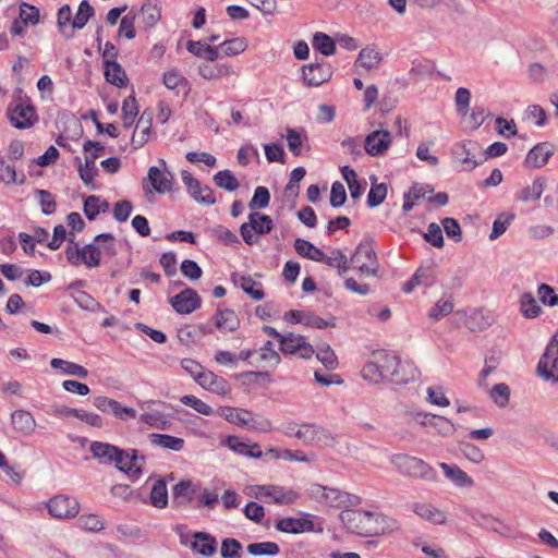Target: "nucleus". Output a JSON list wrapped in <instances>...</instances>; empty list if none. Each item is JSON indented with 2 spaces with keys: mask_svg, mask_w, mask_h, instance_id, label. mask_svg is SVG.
Wrapping results in <instances>:
<instances>
[{
  "mask_svg": "<svg viewBox=\"0 0 558 558\" xmlns=\"http://www.w3.org/2000/svg\"><path fill=\"white\" fill-rule=\"evenodd\" d=\"M390 463L403 476L435 483L438 480L436 470L424 460L407 453L393 454Z\"/></svg>",
  "mask_w": 558,
  "mask_h": 558,
  "instance_id": "obj_1",
  "label": "nucleus"
},
{
  "mask_svg": "<svg viewBox=\"0 0 558 558\" xmlns=\"http://www.w3.org/2000/svg\"><path fill=\"white\" fill-rule=\"evenodd\" d=\"M373 357L376 360L384 380H389L397 385L407 384L414 380L418 374L415 368H412L410 374L405 375L399 357L385 351L374 352Z\"/></svg>",
  "mask_w": 558,
  "mask_h": 558,
  "instance_id": "obj_2",
  "label": "nucleus"
},
{
  "mask_svg": "<svg viewBox=\"0 0 558 558\" xmlns=\"http://www.w3.org/2000/svg\"><path fill=\"white\" fill-rule=\"evenodd\" d=\"M71 243L65 248V256L68 262L73 266H80L84 264L88 268L98 267L101 260V251L99 246L89 243L84 246H80L75 242V236L71 232L68 238Z\"/></svg>",
  "mask_w": 558,
  "mask_h": 558,
  "instance_id": "obj_3",
  "label": "nucleus"
},
{
  "mask_svg": "<svg viewBox=\"0 0 558 558\" xmlns=\"http://www.w3.org/2000/svg\"><path fill=\"white\" fill-rule=\"evenodd\" d=\"M83 149L85 153H87L85 156V161L81 162L80 157H75V161L78 162L77 170L81 180L85 183V185L89 186L93 184V181L98 173L96 160L99 158L100 153L104 151L105 147L99 142L87 140L83 145Z\"/></svg>",
  "mask_w": 558,
  "mask_h": 558,
  "instance_id": "obj_4",
  "label": "nucleus"
},
{
  "mask_svg": "<svg viewBox=\"0 0 558 558\" xmlns=\"http://www.w3.org/2000/svg\"><path fill=\"white\" fill-rule=\"evenodd\" d=\"M250 495L266 502L272 501L278 505L293 504L299 494L292 489H284L277 485H255L250 488Z\"/></svg>",
  "mask_w": 558,
  "mask_h": 558,
  "instance_id": "obj_5",
  "label": "nucleus"
},
{
  "mask_svg": "<svg viewBox=\"0 0 558 558\" xmlns=\"http://www.w3.org/2000/svg\"><path fill=\"white\" fill-rule=\"evenodd\" d=\"M272 220L269 216L254 211L248 216V222H244L240 227V233L243 241L247 245L257 242L255 234H267L272 230Z\"/></svg>",
  "mask_w": 558,
  "mask_h": 558,
  "instance_id": "obj_6",
  "label": "nucleus"
},
{
  "mask_svg": "<svg viewBox=\"0 0 558 558\" xmlns=\"http://www.w3.org/2000/svg\"><path fill=\"white\" fill-rule=\"evenodd\" d=\"M351 264L362 275L376 276L378 272V262L376 253L371 243H360L351 257Z\"/></svg>",
  "mask_w": 558,
  "mask_h": 558,
  "instance_id": "obj_7",
  "label": "nucleus"
},
{
  "mask_svg": "<svg viewBox=\"0 0 558 558\" xmlns=\"http://www.w3.org/2000/svg\"><path fill=\"white\" fill-rule=\"evenodd\" d=\"M49 513L58 519H70L77 515L80 504L74 497L57 495L48 502Z\"/></svg>",
  "mask_w": 558,
  "mask_h": 558,
  "instance_id": "obj_8",
  "label": "nucleus"
},
{
  "mask_svg": "<svg viewBox=\"0 0 558 558\" xmlns=\"http://www.w3.org/2000/svg\"><path fill=\"white\" fill-rule=\"evenodd\" d=\"M310 495L318 502L335 508L341 507L348 501L347 493L320 484H313L310 488Z\"/></svg>",
  "mask_w": 558,
  "mask_h": 558,
  "instance_id": "obj_9",
  "label": "nucleus"
},
{
  "mask_svg": "<svg viewBox=\"0 0 558 558\" xmlns=\"http://www.w3.org/2000/svg\"><path fill=\"white\" fill-rule=\"evenodd\" d=\"M303 80L307 86H320L332 76L331 66L328 63H310L302 66Z\"/></svg>",
  "mask_w": 558,
  "mask_h": 558,
  "instance_id": "obj_10",
  "label": "nucleus"
},
{
  "mask_svg": "<svg viewBox=\"0 0 558 558\" xmlns=\"http://www.w3.org/2000/svg\"><path fill=\"white\" fill-rule=\"evenodd\" d=\"M340 520L348 531L360 536H367V511L347 509L340 513Z\"/></svg>",
  "mask_w": 558,
  "mask_h": 558,
  "instance_id": "obj_11",
  "label": "nucleus"
},
{
  "mask_svg": "<svg viewBox=\"0 0 558 558\" xmlns=\"http://www.w3.org/2000/svg\"><path fill=\"white\" fill-rule=\"evenodd\" d=\"M201 303L202 301L197 292L191 288H185L170 299L171 306L179 314H191L201 307Z\"/></svg>",
  "mask_w": 558,
  "mask_h": 558,
  "instance_id": "obj_12",
  "label": "nucleus"
},
{
  "mask_svg": "<svg viewBox=\"0 0 558 558\" xmlns=\"http://www.w3.org/2000/svg\"><path fill=\"white\" fill-rule=\"evenodd\" d=\"M367 536L383 535L399 529L398 521L389 515L367 511Z\"/></svg>",
  "mask_w": 558,
  "mask_h": 558,
  "instance_id": "obj_13",
  "label": "nucleus"
},
{
  "mask_svg": "<svg viewBox=\"0 0 558 558\" xmlns=\"http://www.w3.org/2000/svg\"><path fill=\"white\" fill-rule=\"evenodd\" d=\"M392 137L386 130H376L369 133L364 141L365 151L375 157L383 155L391 145Z\"/></svg>",
  "mask_w": 558,
  "mask_h": 558,
  "instance_id": "obj_14",
  "label": "nucleus"
},
{
  "mask_svg": "<svg viewBox=\"0 0 558 558\" xmlns=\"http://www.w3.org/2000/svg\"><path fill=\"white\" fill-rule=\"evenodd\" d=\"M8 117L16 129H27L36 121V112L33 106L17 104L13 109H8Z\"/></svg>",
  "mask_w": 558,
  "mask_h": 558,
  "instance_id": "obj_15",
  "label": "nucleus"
},
{
  "mask_svg": "<svg viewBox=\"0 0 558 558\" xmlns=\"http://www.w3.org/2000/svg\"><path fill=\"white\" fill-rule=\"evenodd\" d=\"M554 155V146L548 142L538 143L527 153L524 163L527 168L544 167Z\"/></svg>",
  "mask_w": 558,
  "mask_h": 558,
  "instance_id": "obj_16",
  "label": "nucleus"
},
{
  "mask_svg": "<svg viewBox=\"0 0 558 558\" xmlns=\"http://www.w3.org/2000/svg\"><path fill=\"white\" fill-rule=\"evenodd\" d=\"M153 124V112L149 110H144L137 120L135 131L132 135L131 143L135 149L144 146L151 131Z\"/></svg>",
  "mask_w": 558,
  "mask_h": 558,
  "instance_id": "obj_17",
  "label": "nucleus"
},
{
  "mask_svg": "<svg viewBox=\"0 0 558 558\" xmlns=\"http://www.w3.org/2000/svg\"><path fill=\"white\" fill-rule=\"evenodd\" d=\"M147 180L150 182L155 192L165 194L172 190L173 174L168 170H161L158 167H150Z\"/></svg>",
  "mask_w": 558,
  "mask_h": 558,
  "instance_id": "obj_18",
  "label": "nucleus"
},
{
  "mask_svg": "<svg viewBox=\"0 0 558 558\" xmlns=\"http://www.w3.org/2000/svg\"><path fill=\"white\" fill-rule=\"evenodd\" d=\"M480 149L481 147L476 142L468 141L457 144L453 153L457 158L466 166L469 170H473L480 165V161L475 159V156Z\"/></svg>",
  "mask_w": 558,
  "mask_h": 558,
  "instance_id": "obj_19",
  "label": "nucleus"
},
{
  "mask_svg": "<svg viewBox=\"0 0 558 558\" xmlns=\"http://www.w3.org/2000/svg\"><path fill=\"white\" fill-rule=\"evenodd\" d=\"M197 487L191 480H183L172 488V504L177 507L186 506L193 500Z\"/></svg>",
  "mask_w": 558,
  "mask_h": 558,
  "instance_id": "obj_20",
  "label": "nucleus"
},
{
  "mask_svg": "<svg viewBox=\"0 0 558 558\" xmlns=\"http://www.w3.org/2000/svg\"><path fill=\"white\" fill-rule=\"evenodd\" d=\"M12 425L15 432L29 436L36 429V420L26 410H15L11 415Z\"/></svg>",
  "mask_w": 558,
  "mask_h": 558,
  "instance_id": "obj_21",
  "label": "nucleus"
},
{
  "mask_svg": "<svg viewBox=\"0 0 558 558\" xmlns=\"http://www.w3.org/2000/svg\"><path fill=\"white\" fill-rule=\"evenodd\" d=\"M197 383L205 389L225 396L230 391V385L228 381L220 376H217L210 371H205Z\"/></svg>",
  "mask_w": 558,
  "mask_h": 558,
  "instance_id": "obj_22",
  "label": "nucleus"
},
{
  "mask_svg": "<svg viewBox=\"0 0 558 558\" xmlns=\"http://www.w3.org/2000/svg\"><path fill=\"white\" fill-rule=\"evenodd\" d=\"M276 529L280 532L299 534L314 530V523L307 519L283 518L277 521Z\"/></svg>",
  "mask_w": 558,
  "mask_h": 558,
  "instance_id": "obj_23",
  "label": "nucleus"
},
{
  "mask_svg": "<svg viewBox=\"0 0 558 558\" xmlns=\"http://www.w3.org/2000/svg\"><path fill=\"white\" fill-rule=\"evenodd\" d=\"M413 512L433 524H445L447 520L444 511L428 502L414 504Z\"/></svg>",
  "mask_w": 558,
  "mask_h": 558,
  "instance_id": "obj_24",
  "label": "nucleus"
},
{
  "mask_svg": "<svg viewBox=\"0 0 558 558\" xmlns=\"http://www.w3.org/2000/svg\"><path fill=\"white\" fill-rule=\"evenodd\" d=\"M90 452L94 458L104 462H121L122 449L110 444L94 441L90 445Z\"/></svg>",
  "mask_w": 558,
  "mask_h": 558,
  "instance_id": "obj_25",
  "label": "nucleus"
},
{
  "mask_svg": "<svg viewBox=\"0 0 558 558\" xmlns=\"http://www.w3.org/2000/svg\"><path fill=\"white\" fill-rule=\"evenodd\" d=\"M141 22L145 29H150L161 19V8L157 1L145 0L140 10Z\"/></svg>",
  "mask_w": 558,
  "mask_h": 558,
  "instance_id": "obj_26",
  "label": "nucleus"
},
{
  "mask_svg": "<svg viewBox=\"0 0 558 558\" xmlns=\"http://www.w3.org/2000/svg\"><path fill=\"white\" fill-rule=\"evenodd\" d=\"M217 413L225 417L229 423L235 424L240 427H248L252 421V412L244 409L221 407Z\"/></svg>",
  "mask_w": 558,
  "mask_h": 558,
  "instance_id": "obj_27",
  "label": "nucleus"
},
{
  "mask_svg": "<svg viewBox=\"0 0 558 558\" xmlns=\"http://www.w3.org/2000/svg\"><path fill=\"white\" fill-rule=\"evenodd\" d=\"M417 416H423L422 425L433 427L442 436H449L456 430L453 423L444 416L428 413H417Z\"/></svg>",
  "mask_w": 558,
  "mask_h": 558,
  "instance_id": "obj_28",
  "label": "nucleus"
},
{
  "mask_svg": "<svg viewBox=\"0 0 558 558\" xmlns=\"http://www.w3.org/2000/svg\"><path fill=\"white\" fill-rule=\"evenodd\" d=\"M106 81L117 87H124L128 84V76L123 68L116 60L104 61Z\"/></svg>",
  "mask_w": 558,
  "mask_h": 558,
  "instance_id": "obj_29",
  "label": "nucleus"
},
{
  "mask_svg": "<svg viewBox=\"0 0 558 558\" xmlns=\"http://www.w3.org/2000/svg\"><path fill=\"white\" fill-rule=\"evenodd\" d=\"M192 542V549L197 554L210 557L216 553L217 542L215 537L205 532H196Z\"/></svg>",
  "mask_w": 558,
  "mask_h": 558,
  "instance_id": "obj_30",
  "label": "nucleus"
},
{
  "mask_svg": "<svg viewBox=\"0 0 558 558\" xmlns=\"http://www.w3.org/2000/svg\"><path fill=\"white\" fill-rule=\"evenodd\" d=\"M440 469L444 471L447 478L459 487H472L474 482L466 472L461 470L458 465H450L445 462L439 463Z\"/></svg>",
  "mask_w": 558,
  "mask_h": 558,
  "instance_id": "obj_31",
  "label": "nucleus"
},
{
  "mask_svg": "<svg viewBox=\"0 0 558 558\" xmlns=\"http://www.w3.org/2000/svg\"><path fill=\"white\" fill-rule=\"evenodd\" d=\"M186 49L194 56L204 58L207 61H215L219 57L218 47H213L202 41L189 40Z\"/></svg>",
  "mask_w": 558,
  "mask_h": 558,
  "instance_id": "obj_32",
  "label": "nucleus"
},
{
  "mask_svg": "<svg viewBox=\"0 0 558 558\" xmlns=\"http://www.w3.org/2000/svg\"><path fill=\"white\" fill-rule=\"evenodd\" d=\"M545 183L544 178H536L531 185L523 187L517 194V199L523 203L538 199L544 192Z\"/></svg>",
  "mask_w": 558,
  "mask_h": 558,
  "instance_id": "obj_33",
  "label": "nucleus"
},
{
  "mask_svg": "<svg viewBox=\"0 0 558 558\" xmlns=\"http://www.w3.org/2000/svg\"><path fill=\"white\" fill-rule=\"evenodd\" d=\"M198 73L206 80H217L220 77L230 76L233 74V70L227 64L210 65L208 63H203L198 66Z\"/></svg>",
  "mask_w": 558,
  "mask_h": 558,
  "instance_id": "obj_34",
  "label": "nucleus"
},
{
  "mask_svg": "<svg viewBox=\"0 0 558 558\" xmlns=\"http://www.w3.org/2000/svg\"><path fill=\"white\" fill-rule=\"evenodd\" d=\"M149 438L153 445L172 451H180L184 446L183 438L174 437L168 434H150Z\"/></svg>",
  "mask_w": 558,
  "mask_h": 558,
  "instance_id": "obj_35",
  "label": "nucleus"
},
{
  "mask_svg": "<svg viewBox=\"0 0 558 558\" xmlns=\"http://www.w3.org/2000/svg\"><path fill=\"white\" fill-rule=\"evenodd\" d=\"M294 248L299 255L314 262L324 259V252L304 239L298 238L294 242Z\"/></svg>",
  "mask_w": 558,
  "mask_h": 558,
  "instance_id": "obj_36",
  "label": "nucleus"
},
{
  "mask_svg": "<svg viewBox=\"0 0 558 558\" xmlns=\"http://www.w3.org/2000/svg\"><path fill=\"white\" fill-rule=\"evenodd\" d=\"M50 365L54 369H61L66 375L77 376L80 378H86L88 375L84 366L62 359H52Z\"/></svg>",
  "mask_w": 558,
  "mask_h": 558,
  "instance_id": "obj_37",
  "label": "nucleus"
},
{
  "mask_svg": "<svg viewBox=\"0 0 558 558\" xmlns=\"http://www.w3.org/2000/svg\"><path fill=\"white\" fill-rule=\"evenodd\" d=\"M215 325L225 331H234L240 327V320L234 311L219 310Z\"/></svg>",
  "mask_w": 558,
  "mask_h": 558,
  "instance_id": "obj_38",
  "label": "nucleus"
},
{
  "mask_svg": "<svg viewBox=\"0 0 558 558\" xmlns=\"http://www.w3.org/2000/svg\"><path fill=\"white\" fill-rule=\"evenodd\" d=\"M286 132L289 150L293 156H300L302 154L303 143L307 141V135L304 131H298L291 128H287Z\"/></svg>",
  "mask_w": 558,
  "mask_h": 558,
  "instance_id": "obj_39",
  "label": "nucleus"
},
{
  "mask_svg": "<svg viewBox=\"0 0 558 558\" xmlns=\"http://www.w3.org/2000/svg\"><path fill=\"white\" fill-rule=\"evenodd\" d=\"M149 498L151 505L156 508H165L168 505V489L163 480L154 483Z\"/></svg>",
  "mask_w": 558,
  "mask_h": 558,
  "instance_id": "obj_40",
  "label": "nucleus"
},
{
  "mask_svg": "<svg viewBox=\"0 0 558 558\" xmlns=\"http://www.w3.org/2000/svg\"><path fill=\"white\" fill-rule=\"evenodd\" d=\"M520 308L525 318H535L541 312L542 307L537 304L536 299L530 292L523 293L520 298Z\"/></svg>",
  "mask_w": 558,
  "mask_h": 558,
  "instance_id": "obj_41",
  "label": "nucleus"
},
{
  "mask_svg": "<svg viewBox=\"0 0 558 558\" xmlns=\"http://www.w3.org/2000/svg\"><path fill=\"white\" fill-rule=\"evenodd\" d=\"M214 183L228 192H233L239 189L240 183L230 170L218 171L214 178Z\"/></svg>",
  "mask_w": 558,
  "mask_h": 558,
  "instance_id": "obj_42",
  "label": "nucleus"
},
{
  "mask_svg": "<svg viewBox=\"0 0 558 558\" xmlns=\"http://www.w3.org/2000/svg\"><path fill=\"white\" fill-rule=\"evenodd\" d=\"M312 45L315 50L319 51L324 56H331L336 50L335 40L329 35L320 32L314 35Z\"/></svg>",
  "mask_w": 558,
  "mask_h": 558,
  "instance_id": "obj_43",
  "label": "nucleus"
},
{
  "mask_svg": "<svg viewBox=\"0 0 558 558\" xmlns=\"http://www.w3.org/2000/svg\"><path fill=\"white\" fill-rule=\"evenodd\" d=\"M138 114V107L134 95L128 96L122 104V120L123 126L129 129L132 126L136 116Z\"/></svg>",
  "mask_w": 558,
  "mask_h": 558,
  "instance_id": "obj_44",
  "label": "nucleus"
},
{
  "mask_svg": "<svg viewBox=\"0 0 558 558\" xmlns=\"http://www.w3.org/2000/svg\"><path fill=\"white\" fill-rule=\"evenodd\" d=\"M329 267H336L340 277H343L349 270V263L347 256L340 250H333L330 256L324 254L322 260Z\"/></svg>",
  "mask_w": 558,
  "mask_h": 558,
  "instance_id": "obj_45",
  "label": "nucleus"
},
{
  "mask_svg": "<svg viewBox=\"0 0 558 558\" xmlns=\"http://www.w3.org/2000/svg\"><path fill=\"white\" fill-rule=\"evenodd\" d=\"M94 14V8L87 0H83L80 3L75 17L72 21V29H82Z\"/></svg>",
  "mask_w": 558,
  "mask_h": 558,
  "instance_id": "obj_46",
  "label": "nucleus"
},
{
  "mask_svg": "<svg viewBox=\"0 0 558 558\" xmlns=\"http://www.w3.org/2000/svg\"><path fill=\"white\" fill-rule=\"evenodd\" d=\"M316 357L327 369L333 371L338 366V359L330 345L327 343H322L317 347Z\"/></svg>",
  "mask_w": 558,
  "mask_h": 558,
  "instance_id": "obj_47",
  "label": "nucleus"
},
{
  "mask_svg": "<svg viewBox=\"0 0 558 558\" xmlns=\"http://www.w3.org/2000/svg\"><path fill=\"white\" fill-rule=\"evenodd\" d=\"M453 311V300L451 296L447 299H440L430 308L428 317L432 320L438 322L442 317L449 315Z\"/></svg>",
  "mask_w": 558,
  "mask_h": 558,
  "instance_id": "obj_48",
  "label": "nucleus"
},
{
  "mask_svg": "<svg viewBox=\"0 0 558 558\" xmlns=\"http://www.w3.org/2000/svg\"><path fill=\"white\" fill-rule=\"evenodd\" d=\"M72 10L69 4L62 5L57 13V25L59 32L66 38L70 39L73 37V29L71 32L66 31L68 24L72 22Z\"/></svg>",
  "mask_w": 558,
  "mask_h": 558,
  "instance_id": "obj_49",
  "label": "nucleus"
},
{
  "mask_svg": "<svg viewBox=\"0 0 558 558\" xmlns=\"http://www.w3.org/2000/svg\"><path fill=\"white\" fill-rule=\"evenodd\" d=\"M246 549L253 556H276L280 550L278 544L274 542L252 543Z\"/></svg>",
  "mask_w": 558,
  "mask_h": 558,
  "instance_id": "obj_50",
  "label": "nucleus"
},
{
  "mask_svg": "<svg viewBox=\"0 0 558 558\" xmlns=\"http://www.w3.org/2000/svg\"><path fill=\"white\" fill-rule=\"evenodd\" d=\"M191 197L203 205H214L216 203V197L214 191L208 186H202L201 182H198V186L189 191Z\"/></svg>",
  "mask_w": 558,
  "mask_h": 558,
  "instance_id": "obj_51",
  "label": "nucleus"
},
{
  "mask_svg": "<svg viewBox=\"0 0 558 558\" xmlns=\"http://www.w3.org/2000/svg\"><path fill=\"white\" fill-rule=\"evenodd\" d=\"M381 60L380 53L375 49L364 48L360 51L356 62L367 69L372 70L377 68Z\"/></svg>",
  "mask_w": 558,
  "mask_h": 558,
  "instance_id": "obj_52",
  "label": "nucleus"
},
{
  "mask_svg": "<svg viewBox=\"0 0 558 558\" xmlns=\"http://www.w3.org/2000/svg\"><path fill=\"white\" fill-rule=\"evenodd\" d=\"M135 19H136V12L132 9L129 11L120 22L119 26V36H124L128 39L135 38L136 32H135Z\"/></svg>",
  "mask_w": 558,
  "mask_h": 558,
  "instance_id": "obj_53",
  "label": "nucleus"
},
{
  "mask_svg": "<svg viewBox=\"0 0 558 558\" xmlns=\"http://www.w3.org/2000/svg\"><path fill=\"white\" fill-rule=\"evenodd\" d=\"M304 338L300 335H294L292 332L280 337V350L284 354H294L300 349V345L303 343Z\"/></svg>",
  "mask_w": 558,
  "mask_h": 558,
  "instance_id": "obj_54",
  "label": "nucleus"
},
{
  "mask_svg": "<svg viewBox=\"0 0 558 558\" xmlns=\"http://www.w3.org/2000/svg\"><path fill=\"white\" fill-rule=\"evenodd\" d=\"M240 287L252 299L259 301L264 299L263 286L260 282L253 280L251 277L243 276L241 278Z\"/></svg>",
  "mask_w": 558,
  "mask_h": 558,
  "instance_id": "obj_55",
  "label": "nucleus"
},
{
  "mask_svg": "<svg viewBox=\"0 0 558 558\" xmlns=\"http://www.w3.org/2000/svg\"><path fill=\"white\" fill-rule=\"evenodd\" d=\"M306 171L303 167H298L291 171L289 183L284 189L287 196L296 197L299 195L300 182L303 180Z\"/></svg>",
  "mask_w": 558,
  "mask_h": 558,
  "instance_id": "obj_56",
  "label": "nucleus"
},
{
  "mask_svg": "<svg viewBox=\"0 0 558 558\" xmlns=\"http://www.w3.org/2000/svg\"><path fill=\"white\" fill-rule=\"evenodd\" d=\"M489 396L499 408H505L509 403L510 388L506 384H497L490 389Z\"/></svg>",
  "mask_w": 558,
  "mask_h": 558,
  "instance_id": "obj_57",
  "label": "nucleus"
},
{
  "mask_svg": "<svg viewBox=\"0 0 558 558\" xmlns=\"http://www.w3.org/2000/svg\"><path fill=\"white\" fill-rule=\"evenodd\" d=\"M423 238L430 245L441 248L444 246L442 231L439 225L430 222L427 227V232L423 233Z\"/></svg>",
  "mask_w": 558,
  "mask_h": 558,
  "instance_id": "obj_58",
  "label": "nucleus"
},
{
  "mask_svg": "<svg viewBox=\"0 0 558 558\" xmlns=\"http://www.w3.org/2000/svg\"><path fill=\"white\" fill-rule=\"evenodd\" d=\"M180 401L184 405L191 407L192 409H194L195 411H197L198 413H201L203 415L214 414L213 408L210 405H208L207 403H205L204 401H202L201 399L196 398L195 396L185 395V396L181 397Z\"/></svg>",
  "mask_w": 558,
  "mask_h": 558,
  "instance_id": "obj_59",
  "label": "nucleus"
},
{
  "mask_svg": "<svg viewBox=\"0 0 558 558\" xmlns=\"http://www.w3.org/2000/svg\"><path fill=\"white\" fill-rule=\"evenodd\" d=\"M387 196V185L385 183L373 184L368 195H367V204L369 207L379 206Z\"/></svg>",
  "mask_w": 558,
  "mask_h": 558,
  "instance_id": "obj_60",
  "label": "nucleus"
},
{
  "mask_svg": "<svg viewBox=\"0 0 558 558\" xmlns=\"http://www.w3.org/2000/svg\"><path fill=\"white\" fill-rule=\"evenodd\" d=\"M270 202L269 191L265 186L256 187L252 199L248 203L251 209L266 208Z\"/></svg>",
  "mask_w": 558,
  "mask_h": 558,
  "instance_id": "obj_61",
  "label": "nucleus"
},
{
  "mask_svg": "<svg viewBox=\"0 0 558 558\" xmlns=\"http://www.w3.org/2000/svg\"><path fill=\"white\" fill-rule=\"evenodd\" d=\"M20 19L24 24L36 25L39 23V10L35 5L23 2L20 5Z\"/></svg>",
  "mask_w": 558,
  "mask_h": 558,
  "instance_id": "obj_62",
  "label": "nucleus"
},
{
  "mask_svg": "<svg viewBox=\"0 0 558 558\" xmlns=\"http://www.w3.org/2000/svg\"><path fill=\"white\" fill-rule=\"evenodd\" d=\"M220 47L222 48L223 53L226 56H236L243 52L246 49L247 45L244 38L236 37L225 40L220 45Z\"/></svg>",
  "mask_w": 558,
  "mask_h": 558,
  "instance_id": "obj_63",
  "label": "nucleus"
},
{
  "mask_svg": "<svg viewBox=\"0 0 558 558\" xmlns=\"http://www.w3.org/2000/svg\"><path fill=\"white\" fill-rule=\"evenodd\" d=\"M242 549L241 543L234 538L222 541L220 554L222 558H238Z\"/></svg>",
  "mask_w": 558,
  "mask_h": 558,
  "instance_id": "obj_64",
  "label": "nucleus"
}]
</instances>
